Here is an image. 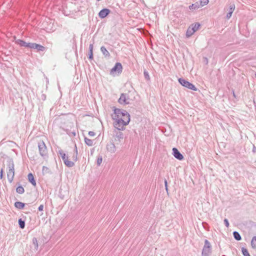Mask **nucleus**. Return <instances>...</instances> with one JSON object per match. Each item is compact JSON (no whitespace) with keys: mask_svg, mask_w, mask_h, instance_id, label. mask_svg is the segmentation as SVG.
<instances>
[{"mask_svg":"<svg viewBox=\"0 0 256 256\" xmlns=\"http://www.w3.org/2000/svg\"><path fill=\"white\" fill-rule=\"evenodd\" d=\"M24 190L22 186H20L16 188V192L20 194H22L24 192Z\"/></svg>","mask_w":256,"mask_h":256,"instance_id":"412c9836","label":"nucleus"},{"mask_svg":"<svg viewBox=\"0 0 256 256\" xmlns=\"http://www.w3.org/2000/svg\"><path fill=\"white\" fill-rule=\"evenodd\" d=\"M100 50H101L102 52V54H104V55L106 56H110V53L106 49V48H104V46H102L100 48Z\"/></svg>","mask_w":256,"mask_h":256,"instance_id":"a211bd4d","label":"nucleus"},{"mask_svg":"<svg viewBox=\"0 0 256 256\" xmlns=\"http://www.w3.org/2000/svg\"><path fill=\"white\" fill-rule=\"evenodd\" d=\"M30 48L36 49L38 51H44L45 50V48L44 46L34 43L30 44Z\"/></svg>","mask_w":256,"mask_h":256,"instance_id":"9d476101","label":"nucleus"},{"mask_svg":"<svg viewBox=\"0 0 256 256\" xmlns=\"http://www.w3.org/2000/svg\"><path fill=\"white\" fill-rule=\"evenodd\" d=\"M14 206L19 209H22L24 206V204L22 202H17L14 204Z\"/></svg>","mask_w":256,"mask_h":256,"instance_id":"dca6fc26","label":"nucleus"},{"mask_svg":"<svg viewBox=\"0 0 256 256\" xmlns=\"http://www.w3.org/2000/svg\"><path fill=\"white\" fill-rule=\"evenodd\" d=\"M112 115L114 126L118 130H123L130 121V116L125 110L114 108Z\"/></svg>","mask_w":256,"mask_h":256,"instance_id":"f257e3e1","label":"nucleus"},{"mask_svg":"<svg viewBox=\"0 0 256 256\" xmlns=\"http://www.w3.org/2000/svg\"><path fill=\"white\" fill-rule=\"evenodd\" d=\"M28 181L34 186H36V182L34 180V176H33V174H32V173H30L28 176Z\"/></svg>","mask_w":256,"mask_h":256,"instance_id":"4468645a","label":"nucleus"},{"mask_svg":"<svg viewBox=\"0 0 256 256\" xmlns=\"http://www.w3.org/2000/svg\"><path fill=\"white\" fill-rule=\"evenodd\" d=\"M88 135L90 136H95L96 134L94 132L90 131L88 132Z\"/></svg>","mask_w":256,"mask_h":256,"instance_id":"c85d7f7f","label":"nucleus"},{"mask_svg":"<svg viewBox=\"0 0 256 256\" xmlns=\"http://www.w3.org/2000/svg\"><path fill=\"white\" fill-rule=\"evenodd\" d=\"M234 238L238 240H241V236H240V234L236 232H234Z\"/></svg>","mask_w":256,"mask_h":256,"instance_id":"b1692460","label":"nucleus"},{"mask_svg":"<svg viewBox=\"0 0 256 256\" xmlns=\"http://www.w3.org/2000/svg\"><path fill=\"white\" fill-rule=\"evenodd\" d=\"M173 155L175 158L178 160H182L184 158L183 156L180 152L176 148H172Z\"/></svg>","mask_w":256,"mask_h":256,"instance_id":"1a4fd4ad","label":"nucleus"},{"mask_svg":"<svg viewBox=\"0 0 256 256\" xmlns=\"http://www.w3.org/2000/svg\"><path fill=\"white\" fill-rule=\"evenodd\" d=\"M89 49H90L89 58L92 60V59L93 58V52H92V50H93V45L92 44H91L90 45Z\"/></svg>","mask_w":256,"mask_h":256,"instance_id":"aec40b11","label":"nucleus"},{"mask_svg":"<svg viewBox=\"0 0 256 256\" xmlns=\"http://www.w3.org/2000/svg\"><path fill=\"white\" fill-rule=\"evenodd\" d=\"M190 26L192 28V29L194 30V32H196L200 28V24L198 23H195L192 24Z\"/></svg>","mask_w":256,"mask_h":256,"instance_id":"f3484780","label":"nucleus"},{"mask_svg":"<svg viewBox=\"0 0 256 256\" xmlns=\"http://www.w3.org/2000/svg\"><path fill=\"white\" fill-rule=\"evenodd\" d=\"M39 152L41 156H45L47 154L46 146L43 140L38 143Z\"/></svg>","mask_w":256,"mask_h":256,"instance_id":"0eeeda50","label":"nucleus"},{"mask_svg":"<svg viewBox=\"0 0 256 256\" xmlns=\"http://www.w3.org/2000/svg\"><path fill=\"white\" fill-rule=\"evenodd\" d=\"M208 2H209L208 0H200V4L202 6H206L207 4H208Z\"/></svg>","mask_w":256,"mask_h":256,"instance_id":"bb28decb","label":"nucleus"},{"mask_svg":"<svg viewBox=\"0 0 256 256\" xmlns=\"http://www.w3.org/2000/svg\"><path fill=\"white\" fill-rule=\"evenodd\" d=\"M2 176H3V170H2L1 172H0V177L1 178H2Z\"/></svg>","mask_w":256,"mask_h":256,"instance_id":"72a5a7b5","label":"nucleus"},{"mask_svg":"<svg viewBox=\"0 0 256 256\" xmlns=\"http://www.w3.org/2000/svg\"><path fill=\"white\" fill-rule=\"evenodd\" d=\"M38 210L40 211H42L44 210V206L42 204H41L39 206Z\"/></svg>","mask_w":256,"mask_h":256,"instance_id":"7c9ffc66","label":"nucleus"},{"mask_svg":"<svg viewBox=\"0 0 256 256\" xmlns=\"http://www.w3.org/2000/svg\"><path fill=\"white\" fill-rule=\"evenodd\" d=\"M194 33V30L192 29V28L190 26L187 30L186 35L188 37H189L192 35Z\"/></svg>","mask_w":256,"mask_h":256,"instance_id":"6ab92c4d","label":"nucleus"},{"mask_svg":"<svg viewBox=\"0 0 256 256\" xmlns=\"http://www.w3.org/2000/svg\"><path fill=\"white\" fill-rule=\"evenodd\" d=\"M234 9V6H230V12H232V13Z\"/></svg>","mask_w":256,"mask_h":256,"instance_id":"2f4dec72","label":"nucleus"},{"mask_svg":"<svg viewBox=\"0 0 256 256\" xmlns=\"http://www.w3.org/2000/svg\"><path fill=\"white\" fill-rule=\"evenodd\" d=\"M242 252L244 256H250L248 250L246 248H242Z\"/></svg>","mask_w":256,"mask_h":256,"instance_id":"393cba45","label":"nucleus"},{"mask_svg":"<svg viewBox=\"0 0 256 256\" xmlns=\"http://www.w3.org/2000/svg\"><path fill=\"white\" fill-rule=\"evenodd\" d=\"M84 142L88 146H92L94 145V141L86 137L84 138Z\"/></svg>","mask_w":256,"mask_h":256,"instance_id":"2eb2a0df","label":"nucleus"},{"mask_svg":"<svg viewBox=\"0 0 256 256\" xmlns=\"http://www.w3.org/2000/svg\"><path fill=\"white\" fill-rule=\"evenodd\" d=\"M164 183H165V186H166V187H167V184H168L167 181H166V180Z\"/></svg>","mask_w":256,"mask_h":256,"instance_id":"f704fd0d","label":"nucleus"},{"mask_svg":"<svg viewBox=\"0 0 256 256\" xmlns=\"http://www.w3.org/2000/svg\"><path fill=\"white\" fill-rule=\"evenodd\" d=\"M255 76H256V75H255Z\"/></svg>","mask_w":256,"mask_h":256,"instance_id":"e433bc0d","label":"nucleus"},{"mask_svg":"<svg viewBox=\"0 0 256 256\" xmlns=\"http://www.w3.org/2000/svg\"><path fill=\"white\" fill-rule=\"evenodd\" d=\"M251 245L252 248H256V236H254L252 240Z\"/></svg>","mask_w":256,"mask_h":256,"instance_id":"4be33fe9","label":"nucleus"},{"mask_svg":"<svg viewBox=\"0 0 256 256\" xmlns=\"http://www.w3.org/2000/svg\"><path fill=\"white\" fill-rule=\"evenodd\" d=\"M8 168L9 170L7 174L8 178L10 182H12L14 179V164L9 165Z\"/></svg>","mask_w":256,"mask_h":256,"instance_id":"423d86ee","label":"nucleus"},{"mask_svg":"<svg viewBox=\"0 0 256 256\" xmlns=\"http://www.w3.org/2000/svg\"><path fill=\"white\" fill-rule=\"evenodd\" d=\"M110 13V10L108 8H104L98 13V16L100 18H106Z\"/></svg>","mask_w":256,"mask_h":256,"instance_id":"9b49d317","label":"nucleus"},{"mask_svg":"<svg viewBox=\"0 0 256 256\" xmlns=\"http://www.w3.org/2000/svg\"><path fill=\"white\" fill-rule=\"evenodd\" d=\"M232 14V12H230L227 14V16H226L227 18H230L231 17Z\"/></svg>","mask_w":256,"mask_h":256,"instance_id":"473e14b6","label":"nucleus"},{"mask_svg":"<svg viewBox=\"0 0 256 256\" xmlns=\"http://www.w3.org/2000/svg\"><path fill=\"white\" fill-rule=\"evenodd\" d=\"M102 162V156L98 157L97 159L96 162L98 166H100Z\"/></svg>","mask_w":256,"mask_h":256,"instance_id":"cd10ccee","label":"nucleus"},{"mask_svg":"<svg viewBox=\"0 0 256 256\" xmlns=\"http://www.w3.org/2000/svg\"><path fill=\"white\" fill-rule=\"evenodd\" d=\"M16 44L18 45H20L21 46H24V47H28L30 48V44L31 43H26L25 42L18 40L16 42Z\"/></svg>","mask_w":256,"mask_h":256,"instance_id":"f8f14e48","label":"nucleus"},{"mask_svg":"<svg viewBox=\"0 0 256 256\" xmlns=\"http://www.w3.org/2000/svg\"><path fill=\"white\" fill-rule=\"evenodd\" d=\"M19 225L20 228H24L25 224L24 221H22L21 219L18 220Z\"/></svg>","mask_w":256,"mask_h":256,"instance_id":"a878e982","label":"nucleus"},{"mask_svg":"<svg viewBox=\"0 0 256 256\" xmlns=\"http://www.w3.org/2000/svg\"><path fill=\"white\" fill-rule=\"evenodd\" d=\"M210 244L207 240H205V245L202 251V254L206 256V255L210 252Z\"/></svg>","mask_w":256,"mask_h":256,"instance_id":"6e6552de","label":"nucleus"},{"mask_svg":"<svg viewBox=\"0 0 256 256\" xmlns=\"http://www.w3.org/2000/svg\"><path fill=\"white\" fill-rule=\"evenodd\" d=\"M179 82L184 86L186 87L190 90L196 91L197 90V88L192 83L186 81V80L183 78H179L178 79Z\"/></svg>","mask_w":256,"mask_h":256,"instance_id":"20e7f679","label":"nucleus"},{"mask_svg":"<svg viewBox=\"0 0 256 256\" xmlns=\"http://www.w3.org/2000/svg\"><path fill=\"white\" fill-rule=\"evenodd\" d=\"M122 66L120 63L117 62L116 64L114 66L111 70L110 74L112 75H115L116 74H119L122 72Z\"/></svg>","mask_w":256,"mask_h":256,"instance_id":"39448f33","label":"nucleus"},{"mask_svg":"<svg viewBox=\"0 0 256 256\" xmlns=\"http://www.w3.org/2000/svg\"><path fill=\"white\" fill-rule=\"evenodd\" d=\"M200 8V6H198V5L197 4H192L191 6H189V8L190 10H196V9H198Z\"/></svg>","mask_w":256,"mask_h":256,"instance_id":"5701e85b","label":"nucleus"},{"mask_svg":"<svg viewBox=\"0 0 256 256\" xmlns=\"http://www.w3.org/2000/svg\"><path fill=\"white\" fill-rule=\"evenodd\" d=\"M60 154L64 164L68 167L74 166L75 162L77 160L78 152L76 150H73L67 154L61 152Z\"/></svg>","mask_w":256,"mask_h":256,"instance_id":"f03ea898","label":"nucleus"},{"mask_svg":"<svg viewBox=\"0 0 256 256\" xmlns=\"http://www.w3.org/2000/svg\"><path fill=\"white\" fill-rule=\"evenodd\" d=\"M135 94L134 92H129L127 94H122L118 99V102L122 104H127L134 100Z\"/></svg>","mask_w":256,"mask_h":256,"instance_id":"7ed1b4c3","label":"nucleus"},{"mask_svg":"<svg viewBox=\"0 0 256 256\" xmlns=\"http://www.w3.org/2000/svg\"><path fill=\"white\" fill-rule=\"evenodd\" d=\"M144 74H146V76H148V74L147 73H146V72H144Z\"/></svg>","mask_w":256,"mask_h":256,"instance_id":"c9c22d12","label":"nucleus"},{"mask_svg":"<svg viewBox=\"0 0 256 256\" xmlns=\"http://www.w3.org/2000/svg\"><path fill=\"white\" fill-rule=\"evenodd\" d=\"M224 222L225 223V224H226V227H228L229 223H228V220L227 219H224Z\"/></svg>","mask_w":256,"mask_h":256,"instance_id":"c756f323","label":"nucleus"},{"mask_svg":"<svg viewBox=\"0 0 256 256\" xmlns=\"http://www.w3.org/2000/svg\"><path fill=\"white\" fill-rule=\"evenodd\" d=\"M106 148L108 151L113 152L115 151L116 146L114 144L110 142L107 144Z\"/></svg>","mask_w":256,"mask_h":256,"instance_id":"ddd939ff","label":"nucleus"}]
</instances>
